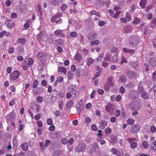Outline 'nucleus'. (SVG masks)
<instances>
[{
  "label": "nucleus",
  "instance_id": "1",
  "mask_svg": "<svg viewBox=\"0 0 156 156\" xmlns=\"http://www.w3.org/2000/svg\"><path fill=\"white\" fill-rule=\"evenodd\" d=\"M20 72L18 70H15L12 72L10 75V80L14 81L18 79L20 76Z\"/></svg>",
  "mask_w": 156,
  "mask_h": 156
},
{
  "label": "nucleus",
  "instance_id": "2",
  "mask_svg": "<svg viewBox=\"0 0 156 156\" xmlns=\"http://www.w3.org/2000/svg\"><path fill=\"white\" fill-rule=\"evenodd\" d=\"M130 108L133 110H138L140 109V104L137 101H132L129 105Z\"/></svg>",
  "mask_w": 156,
  "mask_h": 156
},
{
  "label": "nucleus",
  "instance_id": "3",
  "mask_svg": "<svg viewBox=\"0 0 156 156\" xmlns=\"http://www.w3.org/2000/svg\"><path fill=\"white\" fill-rule=\"evenodd\" d=\"M69 98L70 97L73 98H75L79 94L78 91L73 88H69Z\"/></svg>",
  "mask_w": 156,
  "mask_h": 156
},
{
  "label": "nucleus",
  "instance_id": "4",
  "mask_svg": "<svg viewBox=\"0 0 156 156\" xmlns=\"http://www.w3.org/2000/svg\"><path fill=\"white\" fill-rule=\"evenodd\" d=\"M86 148L85 145L83 144H79L75 148V150L77 152H82L84 151Z\"/></svg>",
  "mask_w": 156,
  "mask_h": 156
},
{
  "label": "nucleus",
  "instance_id": "5",
  "mask_svg": "<svg viewBox=\"0 0 156 156\" xmlns=\"http://www.w3.org/2000/svg\"><path fill=\"white\" fill-rule=\"evenodd\" d=\"M55 35L61 37H64L65 35L63 33V31L62 30H57L54 32Z\"/></svg>",
  "mask_w": 156,
  "mask_h": 156
},
{
  "label": "nucleus",
  "instance_id": "6",
  "mask_svg": "<svg viewBox=\"0 0 156 156\" xmlns=\"http://www.w3.org/2000/svg\"><path fill=\"white\" fill-rule=\"evenodd\" d=\"M97 36V34L96 33L92 32L88 35V39L90 40H92L95 39L96 38Z\"/></svg>",
  "mask_w": 156,
  "mask_h": 156
},
{
  "label": "nucleus",
  "instance_id": "7",
  "mask_svg": "<svg viewBox=\"0 0 156 156\" xmlns=\"http://www.w3.org/2000/svg\"><path fill=\"white\" fill-rule=\"evenodd\" d=\"M49 136L52 138H57L60 136V133L59 132L55 131L53 133H50Z\"/></svg>",
  "mask_w": 156,
  "mask_h": 156
},
{
  "label": "nucleus",
  "instance_id": "8",
  "mask_svg": "<svg viewBox=\"0 0 156 156\" xmlns=\"http://www.w3.org/2000/svg\"><path fill=\"white\" fill-rule=\"evenodd\" d=\"M43 89L40 88H38L37 89L33 90H32L33 93L35 95L41 94L43 92Z\"/></svg>",
  "mask_w": 156,
  "mask_h": 156
},
{
  "label": "nucleus",
  "instance_id": "9",
  "mask_svg": "<svg viewBox=\"0 0 156 156\" xmlns=\"http://www.w3.org/2000/svg\"><path fill=\"white\" fill-rule=\"evenodd\" d=\"M107 125V122L105 120H103L100 122V128L102 129L105 128V127Z\"/></svg>",
  "mask_w": 156,
  "mask_h": 156
},
{
  "label": "nucleus",
  "instance_id": "10",
  "mask_svg": "<svg viewBox=\"0 0 156 156\" xmlns=\"http://www.w3.org/2000/svg\"><path fill=\"white\" fill-rule=\"evenodd\" d=\"M20 147L24 151H27L28 148V144L26 143L20 144Z\"/></svg>",
  "mask_w": 156,
  "mask_h": 156
},
{
  "label": "nucleus",
  "instance_id": "11",
  "mask_svg": "<svg viewBox=\"0 0 156 156\" xmlns=\"http://www.w3.org/2000/svg\"><path fill=\"white\" fill-rule=\"evenodd\" d=\"M140 129V128L139 125H136L131 129V132H136L138 131Z\"/></svg>",
  "mask_w": 156,
  "mask_h": 156
},
{
  "label": "nucleus",
  "instance_id": "12",
  "mask_svg": "<svg viewBox=\"0 0 156 156\" xmlns=\"http://www.w3.org/2000/svg\"><path fill=\"white\" fill-rule=\"evenodd\" d=\"M113 105L111 104H108L105 107V110L106 111L110 112L113 106Z\"/></svg>",
  "mask_w": 156,
  "mask_h": 156
},
{
  "label": "nucleus",
  "instance_id": "13",
  "mask_svg": "<svg viewBox=\"0 0 156 156\" xmlns=\"http://www.w3.org/2000/svg\"><path fill=\"white\" fill-rule=\"evenodd\" d=\"M82 58L81 55L78 53L77 52L74 56L75 59L78 62H80Z\"/></svg>",
  "mask_w": 156,
  "mask_h": 156
},
{
  "label": "nucleus",
  "instance_id": "14",
  "mask_svg": "<svg viewBox=\"0 0 156 156\" xmlns=\"http://www.w3.org/2000/svg\"><path fill=\"white\" fill-rule=\"evenodd\" d=\"M123 51L125 53H129L130 54H133L134 53V51L133 50H131L124 48L123 49Z\"/></svg>",
  "mask_w": 156,
  "mask_h": 156
},
{
  "label": "nucleus",
  "instance_id": "15",
  "mask_svg": "<svg viewBox=\"0 0 156 156\" xmlns=\"http://www.w3.org/2000/svg\"><path fill=\"white\" fill-rule=\"evenodd\" d=\"M95 61V60H94V59H93L91 57H89L88 59H87V65L89 66L93 64L94 61Z\"/></svg>",
  "mask_w": 156,
  "mask_h": 156
},
{
  "label": "nucleus",
  "instance_id": "16",
  "mask_svg": "<svg viewBox=\"0 0 156 156\" xmlns=\"http://www.w3.org/2000/svg\"><path fill=\"white\" fill-rule=\"evenodd\" d=\"M147 0H141L140 1L139 5L141 7L143 8H144L147 4Z\"/></svg>",
  "mask_w": 156,
  "mask_h": 156
},
{
  "label": "nucleus",
  "instance_id": "17",
  "mask_svg": "<svg viewBox=\"0 0 156 156\" xmlns=\"http://www.w3.org/2000/svg\"><path fill=\"white\" fill-rule=\"evenodd\" d=\"M9 119L13 120L15 118V115L14 112H12L10 114H8L6 116Z\"/></svg>",
  "mask_w": 156,
  "mask_h": 156
},
{
  "label": "nucleus",
  "instance_id": "18",
  "mask_svg": "<svg viewBox=\"0 0 156 156\" xmlns=\"http://www.w3.org/2000/svg\"><path fill=\"white\" fill-rule=\"evenodd\" d=\"M93 146L95 152H97L99 151V148L98 146V144L97 142L93 144Z\"/></svg>",
  "mask_w": 156,
  "mask_h": 156
},
{
  "label": "nucleus",
  "instance_id": "19",
  "mask_svg": "<svg viewBox=\"0 0 156 156\" xmlns=\"http://www.w3.org/2000/svg\"><path fill=\"white\" fill-rule=\"evenodd\" d=\"M128 77L130 78L135 77L136 76V74L132 71L128 72L127 73Z\"/></svg>",
  "mask_w": 156,
  "mask_h": 156
},
{
  "label": "nucleus",
  "instance_id": "20",
  "mask_svg": "<svg viewBox=\"0 0 156 156\" xmlns=\"http://www.w3.org/2000/svg\"><path fill=\"white\" fill-rule=\"evenodd\" d=\"M107 84L108 85V87H112L113 86V84L112 81V78L111 77L107 79Z\"/></svg>",
  "mask_w": 156,
  "mask_h": 156
},
{
  "label": "nucleus",
  "instance_id": "21",
  "mask_svg": "<svg viewBox=\"0 0 156 156\" xmlns=\"http://www.w3.org/2000/svg\"><path fill=\"white\" fill-rule=\"evenodd\" d=\"M57 17L56 16H55L54 17H52L51 19V21L52 22H53L55 21V22L57 23L59 21L62 20L61 19H59L58 20H57Z\"/></svg>",
  "mask_w": 156,
  "mask_h": 156
},
{
  "label": "nucleus",
  "instance_id": "22",
  "mask_svg": "<svg viewBox=\"0 0 156 156\" xmlns=\"http://www.w3.org/2000/svg\"><path fill=\"white\" fill-rule=\"evenodd\" d=\"M27 59H25L22 64L23 69L25 70H26L28 67V66H27Z\"/></svg>",
  "mask_w": 156,
  "mask_h": 156
},
{
  "label": "nucleus",
  "instance_id": "23",
  "mask_svg": "<svg viewBox=\"0 0 156 156\" xmlns=\"http://www.w3.org/2000/svg\"><path fill=\"white\" fill-rule=\"evenodd\" d=\"M58 70L59 71L63 72L64 74H66V68L63 66H58Z\"/></svg>",
  "mask_w": 156,
  "mask_h": 156
},
{
  "label": "nucleus",
  "instance_id": "24",
  "mask_svg": "<svg viewBox=\"0 0 156 156\" xmlns=\"http://www.w3.org/2000/svg\"><path fill=\"white\" fill-rule=\"evenodd\" d=\"M90 14L91 15H95L98 16H100L101 15L100 13L98 12L95 10H92L90 12Z\"/></svg>",
  "mask_w": 156,
  "mask_h": 156
},
{
  "label": "nucleus",
  "instance_id": "25",
  "mask_svg": "<svg viewBox=\"0 0 156 156\" xmlns=\"http://www.w3.org/2000/svg\"><path fill=\"white\" fill-rule=\"evenodd\" d=\"M28 62H27V66H31L34 63V60L32 58H30L27 60Z\"/></svg>",
  "mask_w": 156,
  "mask_h": 156
},
{
  "label": "nucleus",
  "instance_id": "26",
  "mask_svg": "<svg viewBox=\"0 0 156 156\" xmlns=\"http://www.w3.org/2000/svg\"><path fill=\"white\" fill-rule=\"evenodd\" d=\"M94 149V147L91 144L89 145L87 150L89 153H91Z\"/></svg>",
  "mask_w": 156,
  "mask_h": 156
},
{
  "label": "nucleus",
  "instance_id": "27",
  "mask_svg": "<svg viewBox=\"0 0 156 156\" xmlns=\"http://www.w3.org/2000/svg\"><path fill=\"white\" fill-rule=\"evenodd\" d=\"M121 13V12L120 11H117L115 14H114L112 17L115 19L117 18L119 16V15Z\"/></svg>",
  "mask_w": 156,
  "mask_h": 156
},
{
  "label": "nucleus",
  "instance_id": "28",
  "mask_svg": "<svg viewBox=\"0 0 156 156\" xmlns=\"http://www.w3.org/2000/svg\"><path fill=\"white\" fill-rule=\"evenodd\" d=\"M81 53L83 54V53L85 56L87 55L88 54V50L84 48L81 50Z\"/></svg>",
  "mask_w": 156,
  "mask_h": 156
},
{
  "label": "nucleus",
  "instance_id": "29",
  "mask_svg": "<svg viewBox=\"0 0 156 156\" xmlns=\"http://www.w3.org/2000/svg\"><path fill=\"white\" fill-rule=\"evenodd\" d=\"M149 97L147 93L144 92L143 93L141 94V97L144 99H147Z\"/></svg>",
  "mask_w": 156,
  "mask_h": 156
},
{
  "label": "nucleus",
  "instance_id": "30",
  "mask_svg": "<svg viewBox=\"0 0 156 156\" xmlns=\"http://www.w3.org/2000/svg\"><path fill=\"white\" fill-rule=\"evenodd\" d=\"M45 54L43 52H40L38 54V56L40 58H43V57H45Z\"/></svg>",
  "mask_w": 156,
  "mask_h": 156
},
{
  "label": "nucleus",
  "instance_id": "31",
  "mask_svg": "<svg viewBox=\"0 0 156 156\" xmlns=\"http://www.w3.org/2000/svg\"><path fill=\"white\" fill-rule=\"evenodd\" d=\"M134 120L132 119H129L127 120V123L128 125H131L134 123Z\"/></svg>",
  "mask_w": 156,
  "mask_h": 156
},
{
  "label": "nucleus",
  "instance_id": "32",
  "mask_svg": "<svg viewBox=\"0 0 156 156\" xmlns=\"http://www.w3.org/2000/svg\"><path fill=\"white\" fill-rule=\"evenodd\" d=\"M99 43V41L98 40H97L95 41L91 42L90 44L91 45H97Z\"/></svg>",
  "mask_w": 156,
  "mask_h": 156
},
{
  "label": "nucleus",
  "instance_id": "33",
  "mask_svg": "<svg viewBox=\"0 0 156 156\" xmlns=\"http://www.w3.org/2000/svg\"><path fill=\"white\" fill-rule=\"evenodd\" d=\"M140 21V20L137 17H136L134 19V20H133V23L137 25L138 23H139Z\"/></svg>",
  "mask_w": 156,
  "mask_h": 156
},
{
  "label": "nucleus",
  "instance_id": "34",
  "mask_svg": "<svg viewBox=\"0 0 156 156\" xmlns=\"http://www.w3.org/2000/svg\"><path fill=\"white\" fill-rule=\"evenodd\" d=\"M143 145L144 148H147L148 147V143L145 140H144L143 143Z\"/></svg>",
  "mask_w": 156,
  "mask_h": 156
},
{
  "label": "nucleus",
  "instance_id": "35",
  "mask_svg": "<svg viewBox=\"0 0 156 156\" xmlns=\"http://www.w3.org/2000/svg\"><path fill=\"white\" fill-rule=\"evenodd\" d=\"M18 41L20 43L24 44L26 43V40L25 38H20Z\"/></svg>",
  "mask_w": 156,
  "mask_h": 156
},
{
  "label": "nucleus",
  "instance_id": "36",
  "mask_svg": "<svg viewBox=\"0 0 156 156\" xmlns=\"http://www.w3.org/2000/svg\"><path fill=\"white\" fill-rule=\"evenodd\" d=\"M17 139L16 136H15L13 138V144L14 146H16L17 144Z\"/></svg>",
  "mask_w": 156,
  "mask_h": 156
},
{
  "label": "nucleus",
  "instance_id": "37",
  "mask_svg": "<svg viewBox=\"0 0 156 156\" xmlns=\"http://www.w3.org/2000/svg\"><path fill=\"white\" fill-rule=\"evenodd\" d=\"M149 62L151 64V65L154 66H156V59H153L151 61H149Z\"/></svg>",
  "mask_w": 156,
  "mask_h": 156
},
{
  "label": "nucleus",
  "instance_id": "38",
  "mask_svg": "<svg viewBox=\"0 0 156 156\" xmlns=\"http://www.w3.org/2000/svg\"><path fill=\"white\" fill-rule=\"evenodd\" d=\"M38 84V82L37 80H35L34 81L33 83V88L34 89L36 88Z\"/></svg>",
  "mask_w": 156,
  "mask_h": 156
},
{
  "label": "nucleus",
  "instance_id": "39",
  "mask_svg": "<svg viewBox=\"0 0 156 156\" xmlns=\"http://www.w3.org/2000/svg\"><path fill=\"white\" fill-rule=\"evenodd\" d=\"M104 55L103 54H101L99 55V56L97 59H95L96 62H98L99 61H101Z\"/></svg>",
  "mask_w": 156,
  "mask_h": 156
},
{
  "label": "nucleus",
  "instance_id": "40",
  "mask_svg": "<svg viewBox=\"0 0 156 156\" xmlns=\"http://www.w3.org/2000/svg\"><path fill=\"white\" fill-rule=\"evenodd\" d=\"M126 80V78L124 76L122 75L120 77L119 80L122 82H124Z\"/></svg>",
  "mask_w": 156,
  "mask_h": 156
},
{
  "label": "nucleus",
  "instance_id": "41",
  "mask_svg": "<svg viewBox=\"0 0 156 156\" xmlns=\"http://www.w3.org/2000/svg\"><path fill=\"white\" fill-rule=\"evenodd\" d=\"M105 131L107 134H110L111 133L112 129L109 128H107L105 129Z\"/></svg>",
  "mask_w": 156,
  "mask_h": 156
},
{
  "label": "nucleus",
  "instance_id": "42",
  "mask_svg": "<svg viewBox=\"0 0 156 156\" xmlns=\"http://www.w3.org/2000/svg\"><path fill=\"white\" fill-rule=\"evenodd\" d=\"M36 100L37 102L40 103L43 101V98L39 96L37 97Z\"/></svg>",
  "mask_w": 156,
  "mask_h": 156
},
{
  "label": "nucleus",
  "instance_id": "43",
  "mask_svg": "<svg viewBox=\"0 0 156 156\" xmlns=\"http://www.w3.org/2000/svg\"><path fill=\"white\" fill-rule=\"evenodd\" d=\"M111 51L112 52L118 53V50L116 48L114 47H112L111 48Z\"/></svg>",
  "mask_w": 156,
  "mask_h": 156
},
{
  "label": "nucleus",
  "instance_id": "44",
  "mask_svg": "<svg viewBox=\"0 0 156 156\" xmlns=\"http://www.w3.org/2000/svg\"><path fill=\"white\" fill-rule=\"evenodd\" d=\"M111 56L110 54H107L106 57L104 58V60L106 61H109L110 59Z\"/></svg>",
  "mask_w": 156,
  "mask_h": 156
},
{
  "label": "nucleus",
  "instance_id": "45",
  "mask_svg": "<svg viewBox=\"0 0 156 156\" xmlns=\"http://www.w3.org/2000/svg\"><path fill=\"white\" fill-rule=\"evenodd\" d=\"M126 17L128 21H129L131 20V17L130 14L129 13L127 12L126 13Z\"/></svg>",
  "mask_w": 156,
  "mask_h": 156
},
{
  "label": "nucleus",
  "instance_id": "46",
  "mask_svg": "<svg viewBox=\"0 0 156 156\" xmlns=\"http://www.w3.org/2000/svg\"><path fill=\"white\" fill-rule=\"evenodd\" d=\"M150 131L152 133H154L156 131V128L154 126H152L150 127Z\"/></svg>",
  "mask_w": 156,
  "mask_h": 156
},
{
  "label": "nucleus",
  "instance_id": "47",
  "mask_svg": "<svg viewBox=\"0 0 156 156\" xmlns=\"http://www.w3.org/2000/svg\"><path fill=\"white\" fill-rule=\"evenodd\" d=\"M137 144L135 142H133L132 143L130 144V147L132 149H134L137 147Z\"/></svg>",
  "mask_w": 156,
  "mask_h": 156
},
{
  "label": "nucleus",
  "instance_id": "48",
  "mask_svg": "<svg viewBox=\"0 0 156 156\" xmlns=\"http://www.w3.org/2000/svg\"><path fill=\"white\" fill-rule=\"evenodd\" d=\"M118 59V56L116 55L114 56L112 59V61L113 62H116L117 61Z\"/></svg>",
  "mask_w": 156,
  "mask_h": 156
},
{
  "label": "nucleus",
  "instance_id": "49",
  "mask_svg": "<svg viewBox=\"0 0 156 156\" xmlns=\"http://www.w3.org/2000/svg\"><path fill=\"white\" fill-rule=\"evenodd\" d=\"M91 121V119L89 117L86 118L84 120V122L85 123L88 124L90 123Z\"/></svg>",
  "mask_w": 156,
  "mask_h": 156
},
{
  "label": "nucleus",
  "instance_id": "50",
  "mask_svg": "<svg viewBox=\"0 0 156 156\" xmlns=\"http://www.w3.org/2000/svg\"><path fill=\"white\" fill-rule=\"evenodd\" d=\"M111 151L113 154H116L118 151L116 148H113L111 149Z\"/></svg>",
  "mask_w": 156,
  "mask_h": 156
},
{
  "label": "nucleus",
  "instance_id": "51",
  "mask_svg": "<svg viewBox=\"0 0 156 156\" xmlns=\"http://www.w3.org/2000/svg\"><path fill=\"white\" fill-rule=\"evenodd\" d=\"M13 23H8L7 25V27H8V28H12L13 27Z\"/></svg>",
  "mask_w": 156,
  "mask_h": 156
},
{
  "label": "nucleus",
  "instance_id": "52",
  "mask_svg": "<svg viewBox=\"0 0 156 156\" xmlns=\"http://www.w3.org/2000/svg\"><path fill=\"white\" fill-rule=\"evenodd\" d=\"M56 43L58 44L62 45L63 44V41L61 39H59L56 41Z\"/></svg>",
  "mask_w": 156,
  "mask_h": 156
},
{
  "label": "nucleus",
  "instance_id": "53",
  "mask_svg": "<svg viewBox=\"0 0 156 156\" xmlns=\"http://www.w3.org/2000/svg\"><path fill=\"white\" fill-rule=\"evenodd\" d=\"M77 33L76 32H72L70 33V36L73 37H76L77 36Z\"/></svg>",
  "mask_w": 156,
  "mask_h": 156
},
{
  "label": "nucleus",
  "instance_id": "54",
  "mask_svg": "<svg viewBox=\"0 0 156 156\" xmlns=\"http://www.w3.org/2000/svg\"><path fill=\"white\" fill-rule=\"evenodd\" d=\"M47 123L48 125H51L52 123V120L51 118H49L48 119L47 121Z\"/></svg>",
  "mask_w": 156,
  "mask_h": 156
},
{
  "label": "nucleus",
  "instance_id": "55",
  "mask_svg": "<svg viewBox=\"0 0 156 156\" xmlns=\"http://www.w3.org/2000/svg\"><path fill=\"white\" fill-rule=\"evenodd\" d=\"M136 140V139L135 138H129L127 139V140L129 141V143L131 142L135 141Z\"/></svg>",
  "mask_w": 156,
  "mask_h": 156
},
{
  "label": "nucleus",
  "instance_id": "56",
  "mask_svg": "<svg viewBox=\"0 0 156 156\" xmlns=\"http://www.w3.org/2000/svg\"><path fill=\"white\" fill-rule=\"evenodd\" d=\"M57 80L58 82L61 83L63 81V78L61 76H59L57 78Z\"/></svg>",
  "mask_w": 156,
  "mask_h": 156
},
{
  "label": "nucleus",
  "instance_id": "57",
  "mask_svg": "<svg viewBox=\"0 0 156 156\" xmlns=\"http://www.w3.org/2000/svg\"><path fill=\"white\" fill-rule=\"evenodd\" d=\"M41 116V115L40 114H38L35 116L34 118L35 120H38L40 119Z\"/></svg>",
  "mask_w": 156,
  "mask_h": 156
},
{
  "label": "nucleus",
  "instance_id": "58",
  "mask_svg": "<svg viewBox=\"0 0 156 156\" xmlns=\"http://www.w3.org/2000/svg\"><path fill=\"white\" fill-rule=\"evenodd\" d=\"M47 84V83L46 81L45 80H43L41 82V85L42 86H46Z\"/></svg>",
  "mask_w": 156,
  "mask_h": 156
},
{
  "label": "nucleus",
  "instance_id": "59",
  "mask_svg": "<svg viewBox=\"0 0 156 156\" xmlns=\"http://www.w3.org/2000/svg\"><path fill=\"white\" fill-rule=\"evenodd\" d=\"M123 154V152L122 149H119V154L117 156H122Z\"/></svg>",
  "mask_w": 156,
  "mask_h": 156
},
{
  "label": "nucleus",
  "instance_id": "60",
  "mask_svg": "<svg viewBox=\"0 0 156 156\" xmlns=\"http://www.w3.org/2000/svg\"><path fill=\"white\" fill-rule=\"evenodd\" d=\"M63 101H60L59 102V109L62 110V109Z\"/></svg>",
  "mask_w": 156,
  "mask_h": 156
},
{
  "label": "nucleus",
  "instance_id": "61",
  "mask_svg": "<svg viewBox=\"0 0 156 156\" xmlns=\"http://www.w3.org/2000/svg\"><path fill=\"white\" fill-rule=\"evenodd\" d=\"M95 92H96V91L95 90H93V91H92V92L90 95V97L91 98H94V95H95Z\"/></svg>",
  "mask_w": 156,
  "mask_h": 156
},
{
  "label": "nucleus",
  "instance_id": "62",
  "mask_svg": "<svg viewBox=\"0 0 156 156\" xmlns=\"http://www.w3.org/2000/svg\"><path fill=\"white\" fill-rule=\"evenodd\" d=\"M92 129L94 131H96L97 130V128L95 124L93 125L91 127Z\"/></svg>",
  "mask_w": 156,
  "mask_h": 156
},
{
  "label": "nucleus",
  "instance_id": "63",
  "mask_svg": "<svg viewBox=\"0 0 156 156\" xmlns=\"http://www.w3.org/2000/svg\"><path fill=\"white\" fill-rule=\"evenodd\" d=\"M29 27V24L28 23H26L24 24V29L25 30L28 29Z\"/></svg>",
  "mask_w": 156,
  "mask_h": 156
},
{
  "label": "nucleus",
  "instance_id": "64",
  "mask_svg": "<svg viewBox=\"0 0 156 156\" xmlns=\"http://www.w3.org/2000/svg\"><path fill=\"white\" fill-rule=\"evenodd\" d=\"M14 52V49L13 47H11L9 48L8 50L9 53L11 54L13 53Z\"/></svg>",
  "mask_w": 156,
  "mask_h": 156
}]
</instances>
